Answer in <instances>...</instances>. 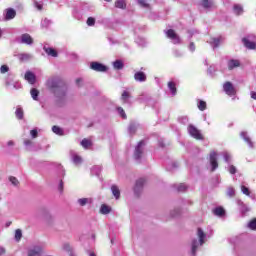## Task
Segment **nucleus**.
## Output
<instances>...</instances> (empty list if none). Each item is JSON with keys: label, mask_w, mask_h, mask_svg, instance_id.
I'll list each match as a JSON object with an SVG mask.
<instances>
[{"label": "nucleus", "mask_w": 256, "mask_h": 256, "mask_svg": "<svg viewBox=\"0 0 256 256\" xmlns=\"http://www.w3.org/2000/svg\"><path fill=\"white\" fill-rule=\"evenodd\" d=\"M174 55H175V57H181L183 55V53L179 50H175Z\"/></svg>", "instance_id": "obj_62"}, {"label": "nucleus", "mask_w": 256, "mask_h": 256, "mask_svg": "<svg viewBox=\"0 0 256 256\" xmlns=\"http://www.w3.org/2000/svg\"><path fill=\"white\" fill-rule=\"evenodd\" d=\"M242 43H244V47H246V49L256 48V43L253 41V35L243 38Z\"/></svg>", "instance_id": "obj_9"}, {"label": "nucleus", "mask_w": 256, "mask_h": 256, "mask_svg": "<svg viewBox=\"0 0 256 256\" xmlns=\"http://www.w3.org/2000/svg\"><path fill=\"white\" fill-rule=\"evenodd\" d=\"M30 135H31L32 139H37V136H38L37 129L31 130Z\"/></svg>", "instance_id": "obj_56"}, {"label": "nucleus", "mask_w": 256, "mask_h": 256, "mask_svg": "<svg viewBox=\"0 0 256 256\" xmlns=\"http://www.w3.org/2000/svg\"><path fill=\"white\" fill-rule=\"evenodd\" d=\"M139 124L137 122H130L129 127H128V132L130 135H135V133L137 132Z\"/></svg>", "instance_id": "obj_22"}, {"label": "nucleus", "mask_w": 256, "mask_h": 256, "mask_svg": "<svg viewBox=\"0 0 256 256\" xmlns=\"http://www.w3.org/2000/svg\"><path fill=\"white\" fill-rule=\"evenodd\" d=\"M188 133L193 137L194 139H197L198 141H201L203 139V135L201 132L193 125L188 126Z\"/></svg>", "instance_id": "obj_7"}, {"label": "nucleus", "mask_w": 256, "mask_h": 256, "mask_svg": "<svg viewBox=\"0 0 256 256\" xmlns=\"http://www.w3.org/2000/svg\"><path fill=\"white\" fill-rule=\"evenodd\" d=\"M33 3H34V7H36L38 11H41L43 9V3L37 2V0H33Z\"/></svg>", "instance_id": "obj_54"}, {"label": "nucleus", "mask_w": 256, "mask_h": 256, "mask_svg": "<svg viewBox=\"0 0 256 256\" xmlns=\"http://www.w3.org/2000/svg\"><path fill=\"white\" fill-rule=\"evenodd\" d=\"M130 97L131 95L129 94V92L124 91L121 95V100L123 101V103H129Z\"/></svg>", "instance_id": "obj_37"}, {"label": "nucleus", "mask_w": 256, "mask_h": 256, "mask_svg": "<svg viewBox=\"0 0 256 256\" xmlns=\"http://www.w3.org/2000/svg\"><path fill=\"white\" fill-rule=\"evenodd\" d=\"M90 69H92V71H97L98 73L107 72V66H105L99 62H91Z\"/></svg>", "instance_id": "obj_8"}, {"label": "nucleus", "mask_w": 256, "mask_h": 256, "mask_svg": "<svg viewBox=\"0 0 256 256\" xmlns=\"http://www.w3.org/2000/svg\"><path fill=\"white\" fill-rule=\"evenodd\" d=\"M30 95L34 101L39 100V90H37V88H32L30 91Z\"/></svg>", "instance_id": "obj_33"}, {"label": "nucleus", "mask_w": 256, "mask_h": 256, "mask_svg": "<svg viewBox=\"0 0 256 256\" xmlns=\"http://www.w3.org/2000/svg\"><path fill=\"white\" fill-rule=\"evenodd\" d=\"M240 205V211L242 215H245V213H248L249 211V207H247L245 204H243V202L239 201L238 202Z\"/></svg>", "instance_id": "obj_39"}, {"label": "nucleus", "mask_w": 256, "mask_h": 256, "mask_svg": "<svg viewBox=\"0 0 256 256\" xmlns=\"http://www.w3.org/2000/svg\"><path fill=\"white\" fill-rule=\"evenodd\" d=\"M80 9L85 12V11H95V6L89 2H81L80 3Z\"/></svg>", "instance_id": "obj_16"}, {"label": "nucleus", "mask_w": 256, "mask_h": 256, "mask_svg": "<svg viewBox=\"0 0 256 256\" xmlns=\"http://www.w3.org/2000/svg\"><path fill=\"white\" fill-rule=\"evenodd\" d=\"M164 33L168 39H171L174 45L181 44V38L179 37V35H177V33H175V30L169 29L167 31H164Z\"/></svg>", "instance_id": "obj_4"}, {"label": "nucleus", "mask_w": 256, "mask_h": 256, "mask_svg": "<svg viewBox=\"0 0 256 256\" xmlns=\"http://www.w3.org/2000/svg\"><path fill=\"white\" fill-rule=\"evenodd\" d=\"M24 145L28 151H33V141L26 139L24 140Z\"/></svg>", "instance_id": "obj_40"}, {"label": "nucleus", "mask_w": 256, "mask_h": 256, "mask_svg": "<svg viewBox=\"0 0 256 256\" xmlns=\"http://www.w3.org/2000/svg\"><path fill=\"white\" fill-rule=\"evenodd\" d=\"M240 189L243 195H246L247 197H251V199H255V195L251 194V191L249 190V188H247V186L241 185Z\"/></svg>", "instance_id": "obj_25"}, {"label": "nucleus", "mask_w": 256, "mask_h": 256, "mask_svg": "<svg viewBox=\"0 0 256 256\" xmlns=\"http://www.w3.org/2000/svg\"><path fill=\"white\" fill-rule=\"evenodd\" d=\"M221 41H223V38L218 37V38H213L212 41H210L209 43L213 49H217V47L221 45Z\"/></svg>", "instance_id": "obj_23"}, {"label": "nucleus", "mask_w": 256, "mask_h": 256, "mask_svg": "<svg viewBox=\"0 0 256 256\" xmlns=\"http://www.w3.org/2000/svg\"><path fill=\"white\" fill-rule=\"evenodd\" d=\"M168 89L171 92L172 97H175V95H177V86L175 85V82H168Z\"/></svg>", "instance_id": "obj_24"}, {"label": "nucleus", "mask_w": 256, "mask_h": 256, "mask_svg": "<svg viewBox=\"0 0 256 256\" xmlns=\"http://www.w3.org/2000/svg\"><path fill=\"white\" fill-rule=\"evenodd\" d=\"M115 7H117V9H125L127 7V3H125V0H117L115 2Z\"/></svg>", "instance_id": "obj_34"}, {"label": "nucleus", "mask_w": 256, "mask_h": 256, "mask_svg": "<svg viewBox=\"0 0 256 256\" xmlns=\"http://www.w3.org/2000/svg\"><path fill=\"white\" fill-rule=\"evenodd\" d=\"M250 95H251V98L256 101V92L252 91V92L250 93Z\"/></svg>", "instance_id": "obj_64"}, {"label": "nucleus", "mask_w": 256, "mask_h": 256, "mask_svg": "<svg viewBox=\"0 0 256 256\" xmlns=\"http://www.w3.org/2000/svg\"><path fill=\"white\" fill-rule=\"evenodd\" d=\"M144 151H145V140H141L136 145L135 150H134L135 161H137L138 163H141V159H143Z\"/></svg>", "instance_id": "obj_3"}, {"label": "nucleus", "mask_w": 256, "mask_h": 256, "mask_svg": "<svg viewBox=\"0 0 256 256\" xmlns=\"http://www.w3.org/2000/svg\"><path fill=\"white\" fill-rule=\"evenodd\" d=\"M225 163H231V154L229 152H222Z\"/></svg>", "instance_id": "obj_44"}, {"label": "nucleus", "mask_w": 256, "mask_h": 256, "mask_svg": "<svg viewBox=\"0 0 256 256\" xmlns=\"http://www.w3.org/2000/svg\"><path fill=\"white\" fill-rule=\"evenodd\" d=\"M189 50L193 53L195 51V43L191 42L189 45Z\"/></svg>", "instance_id": "obj_61"}, {"label": "nucleus", "mask_w": 256, "mask_h": 256, "mask_svg": "<svg viewBox=\"0 0 256 256\" xmlns=\"http://www.w3.org/2000/svg\"><path fill=\"white\" fill-rule=\"evenodd\" d=\"M9 181H10V183H12V185H14V187H17L19 185V180L17 178H15L14 176H10Z\"/></svg>", "instance_id": "obj_51"}, {"label": "nucleus", "mask_w": 256, "mask_h": 256, "mask_svg": "<svg viewBox=\"0 0 256 256\" xmlns=\"http://www.w3.org/2000/svg\"><path fill=\"white\" fill-rule=\"evenodd\" d=\"M226 195H227L228 197H235V188L229 187V188L227 189Z\"/></svg>", "instance_id": "obj_48"}, {"label": "nucleus", "mask_w": 256, "mask_h": 256, "mask_svg": "<svg viewBox=\"0 0 256 256\" xmlns=\"http://www.w3.org/2000/svg\"><path fill=\"white\" fill-rule=\"evenodd\" d=\"M145 185V179L144 178H139L134 186V193L136 195H139V193H141V191H143V187Z\"/></svg>", "instance_id": "obj_10"}, {"label": "nucleus", "mask_w": 256, "mask_h": 256, "mask_svg": "<svg viewBox=\"0 0 256 256\" xmlns=\"http://www.w3.org/2000/svg\"><path fill=\"white\" fill-rule=\"evenodd\" d=\"M135 41H136L137 45H139L140 47H145V45H147V41H145V38L138 37V38H136Z\"/></svg>", "instance_id": "obj_42"}, {"label": "nucleus", "mask_w": 256, "mask_h": 256, "mask_svg": "<svg viewBox=\"0 0 256 256\" xmlns=\"http://www.w3.org/2000/svg\"><path fill=\"white\" fill-rule=\"evenodd\" d=\"M86 23H87L88 27H93V26H95V18H93V17H88Z\"/></svg>", "instance_id": "obj_53"}, {"label": "nucleus", "mask_w": 256, "mask_h": 256, "mask_svg": "<svg viewBox=\"0 0 256 256\" xmlns=\"http://www.w3.org/2000/svg\"><path fill=\"white\" fill-rule=\"evenodd\" d=\"M17 12L13 8H8L6 10L5 19L6 21H11V19H15Z\"/></svg>", "instance_id": "obj_18"}, {"label": "nucleus", "mask_w": 256, "mask_h": 256, "mask_svg": "<svg viewBox=\"0 0 256 256\" xmlns=\"http://www.w3.org/2000/svg\"><path fill=\"white\" fill-rule=\"evenodd\" d=\"M18 59H20V61H31L33 55L29 53H21L18 55Z\"/></svg>", "instance_id": "obj_27"}, {"label": "nucleus", "mask_w": 256, "mask_h": 256, "mask_svg": "<svg viewBox=\"0 0 256 256\" xmlns=\"http://www.w3.org/2000/svg\"><path fill=\"white\" fill-rule=\"evenodd\" d=\"M81 145L84 149H89V147H91V141L87 140V139H83L81 141Z\"/></svg>", "instance_id": "obj_43"}, {"label": "nucleus", "mask_w": 256, "mask_h": 256, "mask_svg": "<svg viewBox=\"0 0 256 256\" xmlns=\"http://www.w3.org/2000/svg\"><path fill=\"white\" fill-rule=\"evenodd\" d=\"M62 248L64 251H67V252L71 251V245H69V243L63 244Z\"/></svg>", "instance_id": "obj_58"}, {"label": "nucleus", "mask_w": 256, "mask_h": 256, "mask_svg": "<svg viewBox=\"0 0 256 256\" xmlns=\"http://www.w3.org/2000/svg\"><path fill=\"white\" fill-rule=\"evenodd\" d=\"M49 25H51V20H49L47 18L42 20L41 27H43L44 29H47L49 27Z\"/></svg>", "instance_id": "obj_46"}, {"label": "nucleus", "mask_w": 256, "mask_h": 256, "mask_svg": "<svg viewBox=\"0 0 256 256\" xmlns=\"http://www.w3.org/2000/svg\"><path fill=\"white\" fill-rule=\"evenodd\" d=\"M228 171H229V173H230L231 175H235V174L237 173V168H236L235 166H233V165H230V166L228 167Z\"/></svg>", "instance_id": "obj_55"}, {"label": "nucleus", "mask_w": 256, "mask_h": 256, "mask_svg": "<svg viewBox=\"0 0 256 256\" xmlns=\"http://www.w3.org/2000/svg\"><path fill=\"white\" fill-rule=\"evenodd\" d=\"M210 165H211V171H215L217 167H219V163L217 162V152L213 151L210 153Z\"/></svg>", "instance_id": "obj_13"}, {"label": "nucleus", "mask_w": 256, "mask_h": 256, "mask_svg": "<svg viewBox=\"0 0 256 256\" xmlns=\"http://www.w3.org/2000/svg\"><path fill=\"white\" fill-rule=\"evenodd\" d=\"M46 87L56 97L57 103H63L67 97V85L61 77L52 76L46 81Z\"/></svg>", "instance_id": "obj_1"}, {"label": "nucleus", "mask_w": 256, "mask_h": 256, "mask_svg": "<svg viewBox=\"0 0 256 256\" xmlns=\"http://www.w3.org/2000/svg\"><path fill=\"white\" fill-rule=\"evenodd\" d=\"M43 50L45 51V53L47 55H49L50 57H57V51L55 49H53L52 47H49L47 45H44Z\"/></svg>", "instance_id": "obj_21"}, {"label": "nucleus", "mask_w": 256, "mask_h": 256, "mask_svg": "<svg viewBox=\"0 0 256 256\" xmlns=\"http://www.w3.org/2000/svg\"><path fill=\"white\" fill-rule=\"evenodd\" d=\"M52 131L53 133H55V135H59L60 137H63V135H65V131L59 126H53Z\"/></svg>", "instance_id": "obj_29"}, {"label": "nucleus", "mask_w": 256, "mask_h": 256, "mask_svg": "<svg viewBox=\"0 0 256 256\" xmlns=\"http://www.w3.org/2000/svg\"><path fill=\"white\" fill-rule=\"evenodd\" d=\"M235 15H242L243 14V6L236 4L233 7Z\"/></svg>", "instance_id": "obj_36"}, {"label": "nucleus", "mask_w": 256, "mask_h": 256, "mask_svg": "<svg viewBox=\"0 0 256 256\" xmlns=\"http://www.w3.org/2000/svg\"><path fill=\"white\" fill-rule=\"evenodd\" d=\"M134 80L137 83H145V81H147V74L143 71H137L134 73Z\"/></svg>", "instance_id": "obj_12"}, {"label": "nucleus", "mask_w": 256, "mask_h": 256, "mask_svg": "<svg viewBox=\"0 0 256 256\" xmlns=\"http://www.w3.org/2000/svg\"><path fill=\"white\" fill-rule=\"evenodd\" d=\"M21 237H23V232H21V229H17L15 231V239H16V241H20Z\"/></svg>", "instance_id": "obj_52"}, {"label": "nucleus", "mask_w": 256, "mask_h": 256, "mask_svg": "<svg viewBox=\"0 0 256 256\" xmlns=\"http://www.w3.org/2000/svg\"><path fill=\"white\" fill-rule=\"evenodd\" d=\"M58 189H59L60 193H63V180L60 181Z\"/></svg>", "instance_id": "obj_63"}, {"label": "nucleus", "mask_w": 256, "mask_h": 256, "mask_svg": "<svg viewBox=\"0 0 256 256\" xmlns=\"http://www.w3.org/2000/svg\"><path fill=\"white\" fill-rule=\"evenodd\" d=\"M197 236L199 238V241H197V239H194L192 241V255L193 256H195L197 253V247H199V245H203V243H205L206 234H205V232H203V229L198 228Z\"/></svg>", "instance_id": "obj_2"}, {"label": "nucleus", "mask_w": 256, "mask_h": 256, "mask_svg": "<svg viewBox=\"0 0 256 256\" xmlns=\"http://www.w3.org/2000/svg\"><path fill=\"white\" fill-rule=\"evenodd\" d=\"M138 3L139 5H141V7H149V5L145 0H138Z\"/></svg>", "instance_id": "obj_59"}, {"label": "nucleus", "mask_w": 256, "mask_h": 256, "mask_svg": "<svg viewBox=\"0 0 256 256\" xmlns=\"http://www.w3.org/2000/svg\"><path fill=\"white\" fill-rule=\"evenodd\" d=\"M179 123L182 125H188L189 124V118L187 116H182L178 118Z\"/></svg>", "instance_id": "obj_45"}, {"label": "nucleus", "mask_w": 256, "mask_h": 256, "mask_svg": "<svg viewBox=\"0 0 256 256\" xmlns=\"http://www.w3.org/2000/svg\"><path fill=\"white\" fill-rule=\"evenodd\" d=\"M101 171H103V168L101 166H94L91 169L92 175H96V177H99L101 175Z\"/></svg>", "instance_id": "obj_30"}, {"label": "nucleus", "mask_w": 256, "mask_h": 256, "mask_svg": "<svg viewBox=\"0 0 256 256\" xmlns=\"http://www.w3.org/2000/svg\"><path fill=\"white\" fill-rule=\"evenodd\" d=\"M91 203H93L92 198H79L77 200V204L79 205V207H85V205H91Z\"/></svg>", "instance_id": "obj_19"}, {"label": "nucleus", "mask_w": 256, "mask_h": 256, "mask_svg": "<svg viewBox=\"0 0 256 256\" xmlns=\"http://www.w3.org/2000/svg\"><path fill=\"white\" fill-rule=\"evenodd\" d=\"M117 111H118V114L120 115V117H122V119H127V114L125 113V110H123V108L118 107Z\"/></svg>", "instance_id": "obj_49"}, {"label": "nucleus", "mask_w": 256, "mask_h": 256, "mask_svg": "<svg viewBox=\"0 0 256 256\" xmlns=\"http://www.w3.org/2000/svg\"><path fill=\"white\" fill-rule=\"evenodd\" d=\"M174 187L177 188V191H179L180 193H183L185 191H187V184H179V185H174Z\"/></svg>", "instance_id": "obj_41"}, {"label": "nucleus", "mask_w": 256, "mask_h": 256, "mask_svg": "<svg viewBox=\"0 0 256 256\" xmlns=\"http://www.w3.org/2000/svg\"><path fill=\"white\" fill-rule=\"evenodd\" d=\"M197 107H198L199 111H205V109H207V102H205L203 100H199Z\"/></svg>", "instance_id": "obj_38"}, {"label": "nucleus", "mask_w": 256, "mask_h": 256, "mask_svg": "<svg viewBox=\"0 0 256 256\" xmlns=\"http://www.w3.org/2000/svg\"><path fill=\"white\" fill-rule=\"evenodd\" d=\"M112 65H113V68L116 69V71H121V69L125 67L123 60H116L112 63Z\"/></svg>", "instance_id": "obj_26"}, {"label": "nucleus", "mask_w": 256, "mask_h": 256, "mask_svg": "<svg viewBox=\"0 0 256 256\" xmlns=\"http://www.w3.org/2000/svg\"><path fill=\"white\" fill-rule=\"evenodd\" d=\"M241 66V62L237 59H231L228 61V69L230 71H233V69H235L236 67H240Z\"/></svg>", "instance_id": "obj_20"}, {"label": "nucleus", "mask_w": 256, "mask_h": 256, "mask_svg": "<svg viewBox=\"0 0 256 256\" xmlns=\"http://www.w3.org/2000/svg\"><path fill=\"white\" fill-rule=\"evenodd\" d=\"M9 71V66L2 65L0 68V73H7Z\"/></svg>", "instance_id": "obj_57"}, {"label": "nucleus", "mask_w": 256, "mask_h": 256, "mask_svg": "<svg viewBox=\"0 0 256 256\" xmlns=\"http://www.w3.org/2000/svg\"><path fill=\"white\" fill-rule=\"evenodd\" d=\"M201 5L204 9H211V7H213V2L211 0H202Z\"/></svg>", "instance_id": "obj_35"}, {"label": "nucleus", "mask_w": 256, "mask_h": 256, "mask_svg": "<svg viewBox=\"0 0 256 256\" xmlns=\"http://www.w3.org/2000/svg\"><path fill=\"white\" fill-rule=\"evenodd\" d=\"M24 77H25V80L28 81V83H30V85H35L37 81V77L33 72L27 71Z\"/></svg>", "instance_id": "obj_15"}, {"label": "nucleus", "mask_w": 256, "mask_h": 256, "mask_svg": "<svg viewBox=\"0 0 256 256\" xmlns=\"http://www.w3.org/2000/svg\"><path fill=\"white\" fill-rule=\"evenodd\" d=\"M223 91L226 93V95H229V97H233V95H237V90H235V86H233V83L231 82H225L223 84Z\"/></svg>", "instance_id": "obj_6"}, {"label": "nucleus", "mask_w": 256, "mask_h": 256, "mask_svg": "<svg viewBox=\"0 0 256 256\" xmlns=\"http://www.w3.org/2000/svg\"><path fill=\"white\" fill-rule=\"evenodd\" d=\"M43 249L40 246H34L28 251V256H41Z\"/></svg>", "instance_id": "obj_17"}, {"label": "nucleus", "mask_w": 256, "mask_h": 256, "mask_svg": "<svg viewBox=\"0 0 256 256\" xmlns=\"http://www.w3.org/2000/svg\"><path fill=\"white\" fill-rule=\"evenodd\" d=\"M70 156L71 160L75 165H81V163H83V159L81 158V156H79L74 150L70 151Z\"/></svg>", "instance_id": "obj_14"}, {"label": "nucleus", "mask_w": 256, "mask_h": 256, "mask_svg": "<svg viewBox=\"0 0 256 256\" xmlns=\"http://www.w3.org/2000/svg\"><path fill=\"white\" fill-rule=\"evenodd\" d=\"M76 85L77 87H81L83 85V79L82 78L76 79Z\"/></svg>", "instance_id": "obj_60"}, {"label": "nucleus", "mask_w": 256, "mask_h": 256, "mask_svg": "<svg viewBox=\"0 0 256 256\" xmlns=\"http://www.w3.org/2000/svg\"><path fill=\"white\" fill-rule=\"evenodd\" d=\"M241 138L243 139V141H245V143H247L248 147L250 149H254L255 148V144L253 143V141L251 140V137H249V134H247L246 131H242L240 133Z\"/></svg>", "instance_id": "obj_11"}, {"label": "nucleus", "mask_w": 256, "mask_h": 256, "mask_svg": "<svg viewBox=\"0 0 256 256\" xmlns=\"http://www.w3.org/2000/svg\"><path fill=\"white\" fill-rule=\"evenodd\" d=\"M111 192L112 195H114L115 199H119V197H121V191L119 190V187H117V185H112Z\"/></svg>", "instance_id": "obj_28"}, {"label": "nucleus", "mask_w": 256, "mask_h": 256, "mask_svg": "<svg viewBox=\"0 0 256 256\" xmlns=\"http://www.w3.org/2000/svg\"><path fill=\"white\" fill-rule=\"evenodd\" d=\"M100 213L102 215H109V213H111V207H109L106 204H103L100 208Z\"/></svg>", "instance_id": "obj_31"}, {"label": "nucleus", "mask_w": 256, "mask_h": 256, "mask_svg": "<svg viewBox=\"0 0 256 256\" xmlns=\"http://www.w3.org/2000/svg\"><path fill=\"white\" fill-rule=\"evenodd\" d=\"M213 213L217 217H223V215H225V209H223L222 207H217L213 210Z\"/></svg>", "instance_id": "obj_32"}, {"label": "nucleus", "mask_w": 256, "mask_h": 256, "mask_svg": "<svg viewBox=\"0 0 256 256\" xmlns=\"http://www.w3.org/2000/svg\"><path fill=\"white\" fill-rule=\"evenodd\" d=\"M15 115L17 117V119H23V109L22 108H17Z\"/></svg>", "instance_id": "obj_50"}, {"label": "nucleus", "mask_w": 256, "mask_h": 256, "mask_svg": "<svg viewBox=\"0 0 256 256\" xmlns=\"http://www.w3.org/2000/svg\"><path fill=\"white\" fill-rule=\"evenodd\" d=\"M18 43H20V45H33V43H35V41L33 40V37H31V34L29 33H24L22 34L19 38H18Z\"/></svg>", "instance_id": "obj_5"}, {"label": "nucleus", "mask_w": 256, "mask_h": 256, "mask_svg": "<svg viewBox=\"0 0 256 256\" xmlns=\"http://www.w3.org/2000/svg\"><path fill=\"white\" fill-rule=\"evenodd\" d=\"M248 228L252 231H256V218L248 223Z\"/></svg>", "instance_id": "obj_47"}]
</instances>
